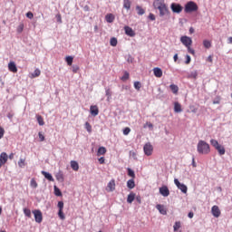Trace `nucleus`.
I'll use <instances>...</instances> for the list:
<instances>
[{
  "label": "nucleus",
  "mask_w": 232,
  "mask_h": 232,
  "mask_svg": "<svg viewBox=\"0 0 232 232\" xmlns=\"http://www.w3.org/2000/svg\"><path fill=\"white\" fill-rule=\"evenodd\" d=\"M153 6L155 10H159L160 16L164 17V15H169V9H168V5L162 0H155L153 3Z\"/></svg>",
  "instance_id": "f257e3e1"
},
{
  "label": "nucleus",
  "mask_w": 232,
  "mask_h": 232,
  "mask_svg": "<svg viewBox=\"0 0 232 232\" xmlns=\"http://www.w3.org/2000/svg\"><path fill=\"white\" fill-rule=\"evenodd\" d=\"M197 151L199 155H209L211 153V147L209 143L200 140L197 145Z\"/></svg>",
  "instance_id": "f03ea898"
},
{
  "label": "nucleus",
  "mask_w": 232,
  "mask_h": 232,
  "mask_svg": "<svg viewBox=\"0 0 232 232\" xmlns=\"http://www.w3.org/2000/svg\"><path fill=\"white\" fill-rule=\"evenodd\" d=\"M180 43L188 49V53L191 55H195V49L191 48V44H193V40L188 36H181Z\"/></svg>",
  "instance_id": "7ed1b4c3"
},
{
  "label": "nucleus",
  "mask_w": 232,
  "mask_h": 232,
  "mask_svg": "<svg viewBox=\"0 0 232 232\" xmlns=\"http://www.w3.org/2000/svg\"><path fill=\"white\" fill-rule=\"evenodd\" d=\"M210 144L213 148H215V150H217L218 155H220V156L226 155V148H224V146L220 145L218 143V140L212 139V140H210Z\"/></svg>",
  "instance_id": "20e7f679"
},
{
  "label": "nucleus",
  "mask_w": 232,
  "mask_h": 232,
  "mask_svg": "<svg viewBox=\"0 0 232 232\" xmlns=\"http://www.w3.org/2000/svg\"><path fill=\"white\" fill-rule=\"evenodd\" d=\"M198 5L193 1L188 2L185 5L186 14H191V12H197Z\"/></svg>",
  "instance_id": "39448f33"
},
{
  "label": "nucleus",
  "mask_w": 232,
  "mask_h": 232,
  "mask_svg": "<svg viewBox=\"0 0 232 232\" xmlns=\"http://www.w3.org/2000/svg\"><path fill=\"white\" fill-rule=\"evenodd\" d=\"M143 151L147 157H150L153 154V145L151 143L148 142L143 147Z\"/></svg>",
  "instance_id": "423d86ee"
},
{
  "label": "nucleus",
  "mask_w": 232,
  "mask_h": 232,
  "mask_svg": "<svg viewBox=\"0 0 232 232\" xmlns=\"http://www.w3.org/2000/svg\"><path fill=\"white\" fill-rule=\"evenodd\" d=\"M170 8H171L173 14H180V12H182V10H183L182 5H180V4H177V3H172L170 5Z\"/></svg>",
  "instance_id": "0eeeda50"
},
{
  "label": "nucleus",
  "mask_w": 232,
  "mask_h": 232,
  "mask_svg": "<svg viewBox=\"0 0 232 232\" xmlns=\"http://www.w3.org/2000/svg\"><path fill=\"white\" fill-rule=\"evenodd\" d=\"M174 183L182 193H188V187L184 183H180L177 179H174Z\"/></svg>",
  "instance_id": "6e6552de"
},
{
  "label": "nucleus",
  "mask_w": 232,
  "mask_h": 232,
  "mask_svg": "<svg viewBox=\"0 0 232 232\" xmlns=\"http://www.w3.org/2000/svg\"><path fill=\"white\" fill-rule=\"evenodd\" d=\"M33 214L34 215L35 222L41 224V222H43V212H41V210H34Z\"/></svg>",
  "instance_id": "1a4fd4ad"
},
{
  "label": "nucleus",
  "mask_w": 232,
  "mask_h": 232,
  "mask_svg": "<svg viewBox=\"0 0 232 232\" xmlns=\"http://www.w3.org/2000/svg\"><path fill=\"white\" fill-rule=\"evenodd\" d=\"M211 214L213 215V217H215V218H218V217L222 215V212L220 211V208H218V206L217 205H214L211 208Z\"/></svg>",
  "instance_id": "9d476101"
},
{
  "label": "nucleus",
  "mask_w": 232,
  "mask_h": 232,
  "mask_svg": "<svg viewBox=\"0 0 232 232\" xmlns=\"http://www.w3.org/2000/svg\"><path fill=\"white\" fill-rule=\"evenodd\" d=\"M5 162H8V154H6V152H2L0 154V168H3Z\"/></svg>",
  "instance_id": "9b49d317"
},
{
  "label": "nucleus",
  "mask_w": 232,
  "mask_h": 232,
  "mask_svg": "<svg viewBox=\"0 0 232 232\" xmlns=\"http://www.w3.org/2000/svg\"><path fill=\"white\" fill-rule=\"evenodd\" d=\"M160 193L162 195V197H169V188H168L166 186H163L160 188Z\"/></svg>",
  "instance_id": "f8f14e48"
},
{
  "label": "nucleus",
  "mask_w": 232,
  "mask_h": 232,
  "mask_svg": "<svg viewBox=\"0 0 232 232\" xmlns=\"http://www.w3.org/2000/svg\"><path fill=\"white\" fill-rule=\"evenodd\" d=\"M126 35H129V37H135V31L130 26L124 27Z\"/></svg>",
  "instance_id": "ddd939ff"
},
{
  "label": "nucleus",
  "mask_w": 232,
  "mask_h": 232,
  "mask_svg": "<svg viewBox=\"0 0 232 232\" xmlns=\"http://www.w3.org/2000/svg\"><path fill=\"white\" fill-rule=\"evenodd\" d=\"M8 70L13 73H17V65H15V62H10L8 63Z\"/></svg>",
  "instance_id": "4468645a"
},
{
  "label": "nucleus",
  "mask_w": 232,
  "mask_h": 232,
  "mask_svg": "<svg viewBox=\"0 0 232 232\" xmlns=\"http://www.w3.org/2000/svg\"><path fill=\"white\" fill-rule=\"evenodd\" d=\"M90 111L93 117H97V115H99V107H97V105H92L90 107Z\"/></svg>",
  "instance_id": "2eb2a0df"
},
{
  "label": "nucleus",
  "mask_w": 232,
  "mask_h": 232,
  "mask_svg": "<svg viewBox=\"0 0 232 232\" xmlns=\"http://www.w3.org/2000/svg\"><path fill=\"white\" fill-rule=\"evenodd\" d=\"M156 208L158 209V211H160V213L161 215H168V210L166 209V207H164V205H157Z\"/></svg>",
  "instance_id": "dca6fc26"
},
{
  "label": "nucleus",
  "mask_w": 232,
  "mask_h": 232,
  "mask_svg": "<svg viewBox=\"0 0 232 232\" xmlns=\"http://www.w3.org/2000/svg\"><path fill=\"white\" fill-rule=\"evenodd\" d=\"M153 73H154L155 77H158L159 79H160V77H162V69H160L159 67H155L153 69Z\"/></svg>",
  "instance_id": "f3484780"
},
{
  "label": "nucleus",
  "mask_w": 232,
  "mask_h": 232,
  "mask_svg": "<svg viewBox=\"0 0 232 232\" xmlns=\"http://www.w3.org/2000/svg\"><path fill=\"white\" fill-rule=\"evenodd\" d=\"M107 191H115V180H111L107 185Z\"/></svg>",
  "instance_id": "a211bd4d"
},
{
  "label": "nucleus",
  "mask_w": 232,
  "mask_h": 232,
  "mask_svg": "<svg viewBox=\"0 0 232 232\" xmlns=\"http://www.w3.org/2000/svg\"><path fill=\"white\" fill-rule=\"evenodd\" d=\"M174 111L175 113H180L182 111V105L179 102H174Z\"/></svg>",
  "instance_id": "6ab92c4d"
},
{
  "label": "nucleus",
  "mask_w": 232,
  "mask_h": 232,
  "mask_svg": "<svg viewBox=\"0 0 232 232\" xmlns=\"http://www.w3.org/2000/svg\"><path fill=\"white\" fill-rule=\"evenodd\" d=\"M55 178L58 182H64V174H63V171H58Z\"/></svg>",
  "instance_id": "aec40b11"
},
{
  "label": "nucleus",
  "mask_w": 232,
  "mask_h": 232,
  "mask_svg": "<svg viewBox=\"0 0 232 232\" xmlns=\"http://www.w3.org/2000/svg\"><path fill=\"white\" fill-rule=\"evenodd\" d=\"M127 188H129V189H133V188H135V179L127 181Z\"/></svg>",
  "instance_id": "412c9836"
},
{
  "label": "nucleus",
  "mask_w": 232,
  "mask_h": 232,
  "mask_svg": "<svg viewBox=\"0 0 232 232\" xmlns=\"http://www.w3.org/2000/svg\"><path fill=\"white\" fill-rule=\"evenodd\" d=\"M71 168L73 171H79V163L75 160L71 161Z\"/></svg>",
  "instance_id": "4be33fe9"
},
{
  "label": "nucleus",
  "mask_w": 232,
  "mask_h": 232,
  "mask_svg": "<svg viewBox=\"0 0 232 232\" xmlns=\"http://www.w3.org/2000/svg\"><path fill=\"white\" fill-rule=\"evenodd\" d=\"M105 19L107 23H113V21H115V15H113V14H106Z\"/></svg>",
  "instance_id": "5701e85b"
},
{
  "label": "nucleus",
  "mask_w": 232,
  "mask_h": 232,
  "mask_svg": "<svg viewBox=\"0 0 232 232\" xmlns=\"http://www.w3.org/2000/svg\"><path fill=\"white\" fill-rule=\"evenodd\" d=\"M42 175H44L47 180H49L50 182H53V177L52 176V174L46 172V171H42Z\"/></svg>",
  "instance_id": "b1692460"
},
{
  "label": "nucleus",
  "mask_w": 232,
  "mask_h": 232,
  "mask_svg": "<svg viewBox=\"0 0 232 232\" xmlns=\"http://www.w3.org/2000/svg\"><path fill=\"white\" fill-rule=\"evenodd\" d=\"M133 200H135V193L130 192V193L128 195L127 202H128V204H131V203L133 202Z\"/></svg>",
  "instance_id": "393cba45"
},
{
  "label": "nucleus",
  "mask_w": 232,
  "mask_h": 232,
  "mask_svg": "<svg viewBox=\"0 0 232 232\" xmlns=\"http://www.w3.org/2000/svg\"><path fill=\"white\" fill-rule=\"evenodd\" d=\"M169 88L174 95H177V93H179V86H177L176 84H170Z\"/></svg>",
  "instance_id": "a878e982"
},
{
  "label": "nucleus",
  "mask_w": 232,
  "mask_h": 232,
  "mask_svg": "<svg viewBox=\"0 0 232 232\" xmlns=\"http://www.w3.org/2000/svg\"><path fill=\"white\" fill-rule=\"evenodd\" d=\"M36 120H37L39 126H44V119H43V116L36 115Z\"/></svg>",
  "instance_id": "bb28decb"
},
{
  "label": "nucleus",
  "mask_w": 232,
  "mask_h": 232,
  "mask_svg": "<svg viewBox=\"0 0 232 232\" xmlns=\"http://www.w3.org/2000/svg\"><path fill=\"white\" fill-rule=\"evenodd\" d=\"M100 155H106V149L104 147H100L97 151V156L100 157Z\"/></svg>",
  "instance_id": "cd10ccee"
},
{
  "label": "nucleus",
  "mask_w": 232,
  "mask_h": 232,
  "mask_svg": "<svg viewBox=\"0 0 232 232\" xmlns=\"http://www.w3.org/2000/svg\"><path fill=\"white\" fill-rule=\"evenodd\" d=\"M123 7H125L126 10H130V8H131V2L130 0H123Z\"/></svg>",
  "instance_id": "c85d7f7f"
},
{
  "label": "nucleus",
  "mask_w": 232,
  "mask_h": 232,
  "mask_svg": "<svg viewBox=\"0 0 232 232\" xmlns=\"http://www.w3.org/2000/svg\"><path fill=\"white\" fill-rule=\"evenodd\" d=\"M136 10L138 12V15H144L146 14V11L142 9L140 5L136 6Z\"/></svg>",
  "instance_id": "c756f323"
},
{
  "label": "nucleus",
  "mask_w": 232,
  "mask_h": 232,
  "mask_svg": "<svg viewBox=\"0 0 232 232\" xmlns=\"http://www.w3.org/2000/svg\"><path fill=\"white\" fill-rule=\"evenodd\" d=\"M41 75V70L35 69L34 73L31 74L32 79H35V77H39Z\"/></svg>",
  "instance_id": "7c9ffc66"
},
{
  "label": "nucleus",
  "mask_w": 232,
  "mask_h": 232,
  "mask_svg": "<svg viewBox=\"0 0 232 232\" xmlns=\"http://www.w3.org/2000/svg\"><path fill=\"white\" fill-rule=\"evenodd\" d=\"M181 227V223L180 221H176L174 226H173V229L175 232L179 231V229H180Z\"/></svg>",
  "instance_id": "2f4dec72"
},
{
  "label": "nucleus",
  "mask_w": 232,
  "mask_h": 232,
  "mask_svg": "<svg viewBox=\"0 0 232 232\" xmlns=\"http://www.w3.org/2000/svg\"><path fill=\"white\" fill-rule=\"evenodd\" d=\"M24 214L28 218H32V211L30 210V208H24Z\"/></svg>",
  "instance_id": "473e14b6"
},
{
  "label": "nucleus",
  "mask_w": 232,
  "mask_h": 232,
  "mask_svg": "<svg viewBox=\"0 0 232 232\" xmlns=\"http://www.w3.org/2000/svg\"><path fill=\"white\" fill-rule=\"evenodd\" d=\"M65 61H66L68 66H72V64H73V57H72V56H67L65 58Z\"/></svg>",
  "instance_id": "72a5a7b5"
},
{
  "label": "nucleus",
  "mask_w": 232,
  "mask_h": 232,
  "mask_svg": "<svg viewBox=\"0 0 232 232\" xmlns=\"http://www.w3.org/2000/svg\"><path fill=\"white\" fill-rule=\"evenodd\" d=\"M54 195H56V197H63V192H61V189H59L57 186H54Z\"/></svg>",
  "instance_id": "f704fd0d"
},
{
  "label": "nucleus",
  "mask_w": 232,
  "mask_h": 232,
  "mask_svg": "<svg viewBox=\"0 0 232 232\" xmlns=\"http://www.w3.org/2000/svg\"><path fill=\"white\" fill-rule=\"evenodd\" d=\"M121 79V81H123V82L128 81V79H130V72H128L125 71L123 76H122Z\"/></svg>",
  "instance_id": "c9c22d12"
},
{
  "label": "nucleus",
  "mask_w": 232,
  "mask_h": 232,
  "mask_svg": "<svg viewBox=\"0 0 232 232\" xmlns=\"http://www.w3.org/2000/svg\"><path fill=\"white\" fill-rule=\"evenodd\" d=\"M203 46L207 49H209V47L211 46V41L208 40H204L203 41Z\"/></svg>",
  "instance_id": "e433bc0d"
},
{
  "label": "nucleus",
  "mask_w": 232,
  "mask_h": 232,
  "mask_svg": "<svg viewBox=\"0 0 232 232\" xmlns=\"http://www.w3.org/2000/svg\"><path fill=\"white\" fill-rule=\"evenodd\" d=\"M134 88L139 92L140 88H142V84L140 83V82H134Z\"/></svg>",
  "instance_id": "4c0bfd02"
},
{
  "label": "nucleus",
  "mask_w": 232,
  "mask_h": 232,
  "mask_svg": "<svg viewBox=\"0 0 232 232\" xmlns=\"http://www.w3.org/2000/svg\"><path fill=\"white\" fill-rule=\"evenodd\" d=\"M58 217L61 220H64L66 218V216H64V212L63 210L58 211Z\"/></svg>",
  "instance_id": "58836bf2"
},
{
  "label": "nucleus",
  "mask_w": 232,
  "mask_h": 232,
  "mask_svg": "<svg viewBox=\"0 0 232 232\" xmlns=\"http://www.w3.org/2000/svg\"><path fill=\"white\" fill-rule=\"evenodd\" d=\"M117 38H115V37H112V38H111V41H110V44H111V46H117Z\"/></svg>",
  "instance_id": "ea45409f"
},
{
  "label": "nucleus",
  "mask_w": 232,
  "mask_h": 232,
  "mask_svg": "<svg viewBox=\"0 0 232 232\" xmlns=\"http://www.w3.org/2000/svg\"><path fill=\"white\" fill-rule=\"evenodd\" d=\"M127 170L129 177H131V179H135V171H133V169H128Z\"/></svg>",
  "instance_id": "a19ab883"
},
{
  "label": "nucleus",
  "mask_w": 232,
  "mask_h": 232,
  "mask_svg": "<svg viewBox=\"0 0 232 232\" xmlns=\"http://www.w3.org/2000/svg\"><path fill=\"white\" fill-rule=\"evenodd\" d=\"M85 129L88 131V133H92V125L90 124V122H85Z\"/></svg>",
  "instance_id": "79ce46f5"
},
{
  "label": "nucleus",
  "mask_w": 232,
  "mask_h": 232,
  "mask_svg": "<svg viewBox=\"0 0 232 232\" xmlns=\"http://www.w3.org/2000/svg\"><path fill=\"white\" fill-rule=\"evenodd\" d=\"M25 165H26L25 160L20 159V160L18 161L19 168H24Z\"/></svg>",
  "instance_id": "37998d69"
},
{
  "label": "nucleus",
  "mask_w": 232,
  "mask_h": 232,
  "mask_svg": "<svg viewBox=\"0 0 232 232\" xmlns=\"http://www.w3.org/2000/svg\"><path fill=\"white\" fill-rule=\"evenodd\" d=\"M23 30H24V24H20L17 27L18 34L23 33Z\"/></svg>",
  "instance_id": "c03bdc74"
},
{
  "label": "nucleus",
  "mask_w": 232,
  "mask_h": 232,
  "mask_svg": "<svg viewBox=\"0 0 232 232\" xmlns=\"http://www.w3.org/2000/svg\"><path fill=\"white\" fill-rule=\"evenodd\" d=\"M37 181H35V179H31V188H34L35 189V188H37Z\"/></svg>",
  "instance_id": "a18cd8bd"
},
{
  "label": "nucleus",
  "mask_w": 232,
  "mask_h": 232,
  "mask_svg": "<svg viewBox=\"0 0 232 232\" xmlns=\"http://www.w3.org/2000/svg\"><path fill=\"white\" fill-rule=\"evenodd\" d=\"M57 206H58L59 210L64 209V202L59 201Z\"/></svg>",
  "instance_id": "49530a36"
},
{
  "label": "nucleus",
  "mask_w": 232,
  "mask_h": 232,
  "mask_svg": "<svg viewBox=\"0 0 232 232\" xmlns=\"http://www.w3.org/2000/svg\"><path fill=\"white\" fill-rule=\"evenodd\" d=\"M130 131H131V129H130V127H126L123 130V135H130Z\"/></svg>",
  "instance_id": "de8ad7c7"
},
{
  "label": "nucleus",
  "mask_w": 232,
  "mask_h": 232,
  "mask_svg": "<svg viewBox=\"0 0 232 232\" xmlns=\"http://www.w3.org/2000/svg\"><path fill=\"white\" fill-rule=\"evenodd\" d=\"M198 76V72H197V71H194L190 73L191 79H197Z\"/></svg>",
  "instance_id": "09e8293b"
},
{
  "label": "nucleus",
  "mask_w": 232,
  "mask_h": 232,
  "mask_svg": "<svg viewBox=\"0 0 232 232\" xmlns=\"http://www.w3.org/2000/svg\"><path fill=\"white\" fill-rule=\"evenodd\" d=\"M5 137V128L0 126V140Z\"/></svg>",
  "instance_id": "8fccbe9b"
},
{
  "label": "nucleus",
  "mask_w": 232,
  "mask_h": 232,
  "mask_svg": "<svg viewBox=\"0 0 232 232\" xmlns=\"http://www.w3.org/2000/svg\"><path fill=\"white\" fill-rule=\"evenodd\" d=\"M189 63H191V56H189V54H187L185 64H189Z\"/></svg>",
  "instance_id": "3c124183"
},
{
  "label": "nucleus",
  "mask_w": 232,
  "mask_h": 232,
  "mask_svg": "<svg viewBox=\"0 0 232 232\" xmlns=\"http://www.w3.org/2000/svg\"><path fill=\"white\" fill-rule=\"evenodd\" d=\"M72 68V72L73 73H77V72H79V66L73 65Z\"/></svg>",
  "instance_id": "603ef678"
},
{
  "label": "nucleus",
  "mask_w": 232,
  "mask_h": 232,
  "mask_svg": "<svg viewBox=\"0 0 232 232\" xmlns=\"http://www.w3.org/2000/svg\"><path fill=\"white\" fill-rule=\"evenodd\" d=\"M26 17H28V19H34V13L33 12H28L26 14Z\"/></svg>",
  "instance_id": "864d4df0"
},
{
  "label": "nucleus",
  "mask_w": 232,
  "mask_h": 232,
  "mask_svg": "<svg viewBox=\"0 0 232 232\" xmlns=\"http://www.w3.org/2000/svg\"><path fill=\"white\" fill-rule=\"evenodd\" d=\"M38 137H39L41 142H44V135H43V132H39V133H38Z\"/></svg>",
  "instance_id": "5fc2aeb1"
},
{
  "label": "nucleus",
  "mask_w": 232,
  "mask_h": 232,
  "mask_svg": "<svg viewBox=\"0 0 232 232\" xmlns=\"http://www.w3.org/2000/svg\"><path fill=\"white\" fill-rule=\"evenodd\" d=\"M149 19H150V21H155V14H153L152 13H150L149 14Z\"/></svg>",
  "instance_id": "6e6d98bb"
},
{
  "label": "nucleus",
  "mask_w": 232,
  "mask_h": 232,
  "mask_svg": "<svg viewBox=\"0 0 232 232\" xmlns=\"http://www.w3.org/2000/svg\"><path fill=\"white\" fill-rule=\"evenodd\" d=\"M98 160H99L100 164H104V162H105L104 157L100 158Z\"/></svg>",
  "instance_id": "4d7b16f0"
},
{
  "label": "nucleus",
  "mask_w": 232,
  "mask_h": 232,
  "mask_svg": "<svg viewBox=\"0 0 232 232\" xmlns=\"http://www.w3.org/2000/svg\"><path fill=\"white\" fill-rule=\"evenodd\" d=\"M189 108H190L192 113H197V108H195V106H190Z\"/></svg>",
  "instance_id": "13d9d810"
},
{
  "label": "nucleus",
  "mask_w": 232,
  "mask_h": 232,
  "mask_svg": "<svg viewBox=\"0 0 232 232\" xmlns=\"http://www.w3.org/2000/svg\"><path fill=\"white\" fill-rule=\"evenodd\" d=\"M173 59H174V63H177V61H179V54L176 53V54L174 55Z\"/></svg>",
  "instance_id": "bf43d9fd"
},
{
  "label": "nucleus",
  "mask_w": 232,
  "mask_h": 232,
  "mask_svg": "<svg viewBox=\"0 0 232 232\" xmlns=\"http://www.w3.org/2000/svg\"><path fill=\"white\" fill-rule=\"evenodd\" d=\"M207 61H208V63H213V56L209 55Z\"/></svg>",
  "instance_id": "052dcab7"
},
{
  "label": "nucleus",
  "mask_w": 232,
  "mask_h": 232,
  "mask_svg": "<svg viewBox=\"0 0 232 232\" xmlns=\"http://www.w3.org/2000/svg\"><path fill=\"white\" fill-rule=\"evenodd\" d=\"M194 215L195 214H193V212H189L188 217V218H193Z\"/></svg>",
  "instance_id": "680f3d73"
},
{
  "label": "nucleus",
  "mask_w": 232,
  "mask_h": 232,
  "mask_svg": "<svg viewBox=\"0 0 232 232\" xmlns=\"http://www.w3.org/2000/svg\"><path fill=\"white\" fill-rule=\"evenodd\" d=\"M58 23H63V19L61 18V14L57 15Z\"/></svg>",
  "instance_id": "e2e57ef3"
},
{
  "label": "nucleus",
  "mask_w": 232,
  "mask_h": 232,
  "mask_svg": "<svg viewBox=\"0 0 232 232\" xmlns=\"http://www.w3.org/2000/svg\"><path fill=\"white\" fill-rule=\"evenodd\" d=\"M136 200H137V202H138L139 204L141 203V198H140V196L136 197Z\"/></svg>",
  "instance_id": "0e129e2a"
},
{
  "label": "nucleus",
  "mask_w": 232,
  "mask_h": 232,
  "mask_svg": "<svg viewBox=\"0 0 232 232\" xmlns=\"http://www.w3.org/2000/svg\"><path fill=\"white\" fill-rule=\"evenodd\" d=\"M147 125H148V128H153V123H151V122H147L146 123Z\"/></svg>",
  "instance_id": "69168bd1"
},
{
  "label": "nucleus",
  "mask_w": 232,
  "mask_h": 232,
  "mask_svg": "<svg viewBox=\"0 0 232 232\" xmlns=\"http://www.w3.org/2000/svg\"><path fill=\"white\" fill-rule=\"evenodd\" d=\"M106 95H107L108 97H110V96L111 95V93H110V89H107V90H106Z\"/></svg>",
  "instance_id": "338daca9"
},
{
  "label": "nucleus",
  "mask_w": 232,
  "mask_h": 232,
  "mask_svg": "<svg viewBox=\"0 0 232 232\" xmlns=\"http://www.w3.org/2000/svg\"><path fill=\"white\" fill-rule=\"evenodd\" d=\"M228 43L229 44H232V36L228 37Z\"/></svg>",
  "instance_id": "774afa93"
}]
</instances>
